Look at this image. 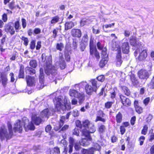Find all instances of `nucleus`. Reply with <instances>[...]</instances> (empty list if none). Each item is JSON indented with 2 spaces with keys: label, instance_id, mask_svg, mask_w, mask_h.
I'll return each mask as SVG.
<instances>
[{
  "label": "nucleus",
  "instance_id": "dca6fc26",
  "mask_svg": "<svg viewBox=\"0 0 154 154\" xmlns=\"http://www.w3.org/2000/svg\"><path fill=\"white\" fill-rule=\"evenodd\" d=\"M51 115V112L48 109L43 110L41 112L40 116L43 118L48 119Z\"/></svg>",
  "mask_w": 154,
  "mask_h": 154
},
{
  "label": "nucleus",
  "instance_id": "9d476101",
  "mask_svg": "<svg viewBox=\"0 0 154 154\" xmlns=\"http://www.w3.org/2000/svg\"><path fill=\"white\" fill-rule=\"evenodd\" d=\"M129 42L131 45L137 48H138L141 45L140 42H139L135 36H131L130 38Z\"/></svg>",
  "mask_w": 154,
  "mask_h": 154
},
{
  "label": "nucleus",
  "instance_id": "69168bd1",
  "mask_svg": "<svg viewBox=\"0 0 154 154\" xmlns=\"http://www.w3.org/2000/svg\"><path fill=\"white\" fill-rule=\"evenodd\" d=\"M51 128L52 127L50 125H48L45 128V131L47 132H50Z\"/></svg>",
  "mask_w": 154,
  "mask_h": 154
},
{
  "label": "nucleus",
  "instance_id": "a878e982",
  "mask_svg": "<svg viewBox=\"0 0 154 154\" xmlns=\"http://www.w3.org/2000/svg\"><path fill=\"white\" fill-rule=\"evenodd\" d=\"M51 19V20L50 21V23L53 25L59 22L60 17L58 16H56L52 17Z\"/></svg>",
  "mask_w": 154,
  "mask_h": 154
},
{
  "label": "nucleus",
  "instance_id": "e433bc0d",
  "mask_svg": "<svg viewBox=\"0 0 154 154\" xmlns=\"http://www.w3.org/2000/svg\"><path fill=\"white\" fill-rule=\"evenodd\" d=\"M2 83L3 86L6 85L7 81V78L5 75H2L1 76Z\"/></svg>",
  "mask_w": 154,
  "mask_h": 154
},
{
  "label": "nucleus",
  "instance_id": "6e6d98bb",
  "mask_svg": "<svg viewBox=\"0 0 154 154\" xmlns=\"http://www.w3.org/2000/svg\"><path fill=\"white\" fill-rule=\"evenodd\" d=\"M22 26L23 28L24 29L26 26V20L23 18L22 20Z\"/></svg>",
  "mask_w": 154,
  "mask_h": 154
},
{
  "label": "nucleus",
  "instance_id": "4468645a",
  "mask_svg": "<svg viewBox=\"0 0 154 154\" xmlns=\"http://www.w3.org/2000/svg\"><path fill=\"white\" fill-rule=\"evenodd\" d=\"M105 115V114L102 111L100 110L98 111L97 114L96 118L95 120V122H96L98 121H100L103 122H106V120L105 119L103 118Z\"/></svg>",
  "mask_w": 154,
  "mask_h": 154
},
{
  "label": "nucleus",
  "instance_id": "49530a36",
  "mask_svg": "<svg viewBox=\"0 0 154 154\" xmlns=\"http://www.w3.org/2000/svg\"><path fill=\"white\" fill-rule=\"evenodd\" d=\"M20 24L19 21H17L15 23V28L16 32L20 29Z\"/></svg>",
  "mask_w": 154,
  "mask_h": 154
},
{
  "label": "nucleus",
  "instance_id": "0e129e2a",
  "mask_svg": "<svg viewBox=\"0 0 154 154\" xmlns=\"http://www.w3.org/2000/svg\"><path fill=\"white\" fill-rule=\"evenodd\" d=\"M88 37L87 35L86 34H85L82 38V41L86 42L88 41Z\"/></svg>",
  "mask_w": 154,
  "mask_h": 154
},
{
  "label": "nucleus",
  "instance_id": "680f3d73",
  "mask_svg": "<svg viewBox=\"0 0 154 154\" xmlns=\"http://www.w3.org/2000/svg\"><path fill=\"white\" fill-rule=\"evenodd\" d=\"M136 118L135 116H134L131 119L130 122L131 124L133 125H134L136 121Z\"/></svg>",
  "mask_w": 154,
  "mask_h": 154
},
{
  "label": "nucleus",
  "instance_id": "a19ab883",
  "mask_svg": "<svg viewBox=\"0 0 154 154\" xmlns=\"http://www.w3.org/2000/svg\"><path fill=\"white\" fill-rule=\"evenodd\" d=\"M30 48L32 50L35 49V42L34 40H32L30 44Z\"/></svg>",
  "mask_w": 154,
  "mask_h": 154
},
{
  "label": "nucleus",
  "instance_id": "72a5a7b5",
  "mask_svg": "<svg viewBox=\"0 0 154 154\" xmlns=\"http://www.w3.org/2000/svg\"><path fill=\"white\" fill-rule=\"evenodd\" d=\"M30 66L33 68H35L37 66V62L35 60H32L29 62Z\"/></svg>",
  "mask_w": 154,
  "mask_h": 154
},
{
  "label": "nucleus",
  "instance_id": "bf43d9fd",
  "mask_svg": "<svg viewBox=\"0 0 154 154\" xmlns=\"http://www.w3.org/2000/svg\"><path fill=\"white\" fill-rule=\"evenodd\" d=\"M34 33L35 34H38L40 33L41 30L39 28H35L33 31Z\"/></svg>",
  "mask_w": 154,
  "mask_h": 154
},
{
  "label": "nucleus",
  "instance_id": "09e8293b",
  "mask_svg": "<svg viewBox=\"0 0 154 154\" xmlns=\"http://www.w3.org/2000/svg\"><path fill=\"white\" fill-rule=\"evenodd\" d=\"M150 100V98L149 97H147L143 100V103L145 106H146L148 104Z\"/></svg>",
  "mask_w": 154,
  "mask_h": 154
},
{
  "label": "nucleus",
  "instance_id": "0eeeda50",
  "mask_svg": "<svg viewBox=\"0 0 154 154\" xmlns=\"http://www.w3.org/2000/svg\"><path fill=\"white\" fill-rule=\"evenodd\" d=\"M69 95L72 97L77 98L79 100V103L82 104L85 100V95L83 93H80L75 89H70Z\"/></svg>",
  "mask_w": 154,
  "mask_h": 154
},
{
  "label": "nucleus",
  "instance_id": "1a4fd4ad",
  "mask_svg": "<svg viewBox=\"0 0 154 154\" xmlns=\"http://www.w3.org/2000/svg\"><path fill=\"white\" fill-rule=\"evenodd\" d=\"M137 74L140 79L146 80L152 74L149 71L148 72L145 69H142L138 71Z\"/></svg>",
  "mask_w": 154,
  "mask_h": 154
},
{
  "label": "nucleus",
  "instance_id": "e2e57ef3",
  "mask_svg": "<svg viewBox=\"0 0 154 154\" xmlns=\"http://www.w3.org/2000/svg\"><path fill=\"white\" fill-rule=\"evenodd\" d=\"M79 131L77 128H75L73 131V134L74 135H76L77 136L79 135Z\"/></svg>",
  "mask_w": 154,
  "mask_h": 154
},
{
  "label": "nucleus",
  "instance_id": "5fc2aeb1",
  "mask_svg": "<svg viewBox=\"0 0 154 154\" xmlns=\"http://www.w3.org/2000/svg\"><path fill=\"white\" fill-rule=\"evenodd\" d=\"M8 7L11 10L15 8L14 2H12L10 3L8 5Z\"/></svg>",
  "mask_w": 154,
  "mask_h": 154
},
{
  "label": "nucleus",
  "instance_id": "bb28decb",
  "mask_svg": "<svg viewBox=\"0 0 154 154\" xmlns=\"http://www.w3.org/2000/svg\"><path fill=\"white\" fill-rule=\"evenodd\" d=\"M24 67L23 65L20 66V69L19 71V78H23L24 77Z\"/></svg>",
  "mask_w": 154,
  "mask_h": 154
},
{
  "label": "nucleus",
  "instance_id": "f3484780",
  "mask_svg": "<svg viewBox=\"0 0 154 154\" xmlns=\"http://www.w3.org/2000/svg\"><path fill=\"white\" fill-rule=\"evenodd\" d=\"M32 122H34L35 125H38L42 122V119L36 115L33 114L32 117Z\"/></svg>",
  "mask_w": 154,
  "mask_h": 154
},
{
  "label": "nucleus",
  "instance_id": "a18cd8bd",
  "mask_svg": "<svg viewBox=\"0 0 154 154\" xmlns=\"http://www.w3.org/2000/svg\"><path fill=\"white\" fill-rule=\"evenodd\" d=\"M53 151V154H60V151L59 148L57 147H56L54 148Z\"/></svg>",
  "mask_w": 154,
  "mask_h": 154
},
{
  "label": "nucleus",
  "instance_id": "a211bd4d",
  "mask_svg": "<svg viewBox=\"0 0 154 154\" xmlns=\"http://www.w3.org/2000/svg\"><path fill=\"white\" fill-rule=\"evenodd\" d=\"M84 136L87 137V138H82L80 143V144L81 145H82L83 146H87L89 143L88 141H91L92 139L91 137L90 136L89 134L88 136H86L85 135Z\"/></svg>",
  "mask_w": 154,
  "mask_h": 154
},
{
  "label": "nucleus",
  "instance_id": "f03ea898",
  "mask_svg": "<svg viewBox=\"0 0 154 154\" xmlns=\"http://www.w3.org/2000/svg\"><path fill=\"white\" fill-rule=\"evenodd\" d=\"M24 127L26 129L27 128L28 129L31 130H34L35 128L32 122H29L26 118L24 117L22 121L18 120L14 124L13 130L15 132H18L20 133L22 131Z\"/></svg>",
  "mask_w": 154,
  "mask_h": 154
},
{
  "label": "nucleus",
  "instance_id": "58836bf2",
  "mask_svg": "<svg viewBox=\"0 0 154 154\" xmlns=\"http://www.w3.org/2000/svg\"><path fill=\"white\" fill-rule=\"evenodd\" d=\"M148 127L147 125H145L143 127L141 131V134L143 135H146Z\"/></svg>",
  "mask_w": 154,
  "mask_h": 154
},
{
  "label": "nucleus",
  "instance_id": "b1692460",
  "mask_svg": "<svg viewBox=\"0 0 154 154\" xmlns=\"http://www.w3.org/2000/svg\"><path fill=\"white\" fill-rule=\"evenodd\" d=\"M58 64L60 68L61 69H64L66 67V63L63 58L60 57L58 62L56 63V65Z\"/></svg>",
  "mask_w": 154,
  "mask_h": 154
},
{
  "label": "nucleus",
  "instance_id": "c9c22d12",
  "mask_svg": "<svg viewBox=\"0 0 154 154\" xmlns=\"http://www.w3.org/2000/svg\"><path fill=\"white\" fill-rule=\"evenodd\" d=\"M63 48L64 45L62 43H58L57 44L56 48L57 50L61 51Z\"/></svg>",
  "mask_w": 154,
  "mask_h": 154
},
{
  "label": "nucleus",
  "instance_id": "39448f33",
  "mask_svg": "<svg viewBox=\"0 0 154 154\" xmlns=\"http://www.w3.org/2000/svg\"><path fill=\"white\" fill-rule=\"evenodd\" d=\"M8 132L6 126L2 125L0 128V137L2 140L6 138L7 140L11 138L13 132L12 126L10 122L8 123Z\"/></svg>",
  "mask_w": 154,
  "mask_h": 154
},
{
  "label": "nucleus",
  "instance_id": "423d86ee",
  "mask_svg": "<svg viewBox=\"0 0 154 154\" xmlns=\"http://www.w3.org/2000/svg\"><path fill=\"white\" fill-rule=\"evenodd\" d=\"M82 126L85 128L82 131L83 135L87 136L90 133H94L96 131L94 124L91 123L88 120H86L83 122Z\"/></svg>",
  "mask_w": 154,
  "mask_h": 154
},
{
  "label": "nucleus",
  "instance_id": "9b49d317",
  "mask_svg": "<svg viewBox=\"0 0 154 154\" xmlns=\"http://www.w3.org/2000/svg\"><path fill=\"white\" fill-rule=\"evenodd\" d=\"M40 75L39 76V84L40 87L38 86V88L41 89L42 88L44 87V74L43 73V69L42 68H40Z\"/></svg>",
  "mask_w": 154,
  "mask_h": 154
},
{
  "label": "nucleus",
  "instance_id": "c85d7f7f",
  "mask_svg": "<svg viewBox=\"0 0 154 154\" xmlns=\"http://www.w3.org/2000/svg\"><path fill=\"white\" fill-rule=\"evenodd\" d=\"M108 62L107 58H103L99 63V65L101 67H103Z\"/></svg>",
  "mask_w": 154,
  "mask_h": 154
},
{
  "label": "nucleus",
  "instance_id": "6e6552de",
  "mask_svg": "<svg viewBox=\"0 0 154 154\" xmlns=\"http://www.w3.org/2000/svg\"><path fill=\"white\" fill-rule=\"evenodd\" d=\"M100 149V146L97 143H96L94 147L90 148L88 149H83L81 152L82 154H94L95 151H99Z\"/></svg>",
  "mask_w": 154,
  "mask_h": 154
},
{
  "label": "nucleus",
  "instance_id": "603ef678",
  "mask_svg": "<svg viewBox=\"0 0 154 154\" xmlns=\"http://www.w3.org/2000/svg\"><path fill=\"white\" fill-rule=\"evenodd\" d=\"M58 29L57 28L56 29H54L53 31V35H52V37L53 38H55L57 36V33L58 32Z\"/></svg>",
  "mask_w": 154,
  "mask_h": 154
},
{
  "label": "nucleus",
  "instance_id": "2eb2a0df",
  "mask_svg": "<svg viewBox=\"0 0 154 154\" xmlns=\"http://www.w3.org/2000/svg\"><path fill=\"white\" fill-rule=\"evenodd\" d=\"M5 30L6 32L10 33L11 35H13L15 32L14 26L11 25L10 23L8 24L5 26Z\"/></svg>",
  "mask_w": 154,
  "mask_h": 154
},
{
  "label": "nucleus",
  "instance_id": "5701e85b",
  "mask_svg": "<svg viewBox=\"0 0 154 154\" xmlns=\"http://www.w3.org/2000/svg\"><path fill=\"white\" fill-rule=\"evenodd\" d=\"M119 51V53H117V54L116 63V66L119 67L122 63V61L121 59V52L120 51Z\"/></svg>",
  "mask_w": 154,
  "mask_h": 154
},
{
  "label": "nucleus",
  "instance_id": "4d7b16f0",
  "mask_svg": "<svg viewBox=\"0 0 154 154\" xmlns=\"http://www.w3.org/2000/svg\"><path fill=\"white\" fill-rule=\"evenodd\" d=\"M115 25V23H113L111 24H106L105 25H103L102 26L103 29H104V26L106 28H111L112 26H114Z\"/></svg>",
  "mask_w": 154,
  "mask_h": 154
},
{
  "label": "nucleus",
  "instance_id": "052dcab7",
  "mask_svg": "<svg viewBox=\"0 0 154 154\" xmlns=\"http://www.w3.org/2000/svg\"><path fill=\"white\" fill-rule=\"evenodd\" d=\"M87 20L86 19H82L80 22V25L81 26H83L86 24V22L87 21Z\"/></svg>",
  "mask_w": 154,
  "mask_h": 154
},
{
  "label": "nucleus",
  "instance_id": "aec40b11",
  "mask_svg": "<svg viewBox=\"0 0 154 154\" xmlns=\"http://www.w3.org/2000/svg\"><path fill=\"white\" fill-rule=\"evenodd\" d=\"M122 51L124 54L128 53L129 50V47L128 42H125L123 43L122 46Z\"/></svg>",
  "mask_w": 154,
  "mask_h": 154
},
{
  "label": "nucleus",
  "instance_id": "774afa93",
  "mask_svg": "<svg viewBox=\"0 0 154 154\" xmlns=\"http://www.w3.org/2000/svg\"><path fill=\"white\" fill-rule=\"evenodd\" d=\"M75 148L76 150H79L81 149V147L79 143H75Z\"/></svg>",
  "mask_w": 154,
  "mask_h": 154
},
{
  "label": "nucleus",
  "instance_id": "3c124183",
  "mask_svg": "<svg viewBox=\"0 0 154 154\" xmlns=\"http://www.w3.org/2000/svg\"><path fill=\"white\" fill-rule=\"evenodd\" d=\"M72 116L74 117H77L79 115V111L76 109L73 110L72 112Z\"/></svg>",
  "mask_w": 154,
  "mask_h": 154
},
{
  "label": "nucleus",
  "instance_id": "ddd939ff",
  "mask_svg": "<svg viewBox=\"0 0 154 154\" xmlns=\"http://www.w3.org/2000/svg\"><path fill=\"white\" fill-rule=\"evenodd\" d=\"M26 79L27 85L29 86H33L35 85L36 81L34 77L27 75L26 76Z\"/></svg>",
  "mask_w": 154,
  "mask_h": 154
},
{
  "label": "nucleus",
  "instance_id": "13d9d810",
  "mask_svg": "<svg viewBox=\"0 0 154 154\" xmlns=\"http://www.w3.org/2000/svg\"><path fill=\"white\" fill-rule=\"evenodd\" d=\"M104 77L103 75H100L97 77V80L101 82L103 81L104 80Z\"/></svg>",
  "mask_w": 154,
  "mask_h": 154
},
{
  "label": "nucleus",
  "instance_id": "20e7f679",
  "mask_svg": "<svg viewBox=\"0 0 154 154\" xmlns=\"http://www.w3.org/2000/svg\"><path fill=\"white\" fill-rule=\"evenodd\" d=\"M56 103H55V110L59 112L63 113L64 111L66 109H69L71 108L70 103L68 101L67 99L65 97L63 101L61 98H58L56 100Z\"/></svg>",
  "mask_w": 154,
  "mask_h": 154
},
{
  "label": "nucleus",
  "instance_id": "cd10ccee",
  "mask_svg": "<svg viewBox=\"0 0 154 154\" xmlns=\"http://www.w3.org/2000/svg\"><path fill=\"white\" fill-rule=\"evenodd\" d=\"M26 72L30 75H33L35 73V71L33 68L27 67L26 68Z\"/></svg>",
  "mask_w": 154,
  "mask_h": 154
},
{
  "label": "nucleus",
  "instance_id": "f8f14e48",
  "mask_svg": "<svg viewBox=\"0 0 154 154\" xmlns=\"http://www.w3.org/2000/svg\"><path fill=\"white\" fill-rule=\"evenodd\" d=\"M119 97L121 102L124 106H128L130 105L131 102L129 99L126 98L122 94L120 95Z\"/></svg>",
  "mask_w": 154,
  "mask_h": 154
},
{
  "label": "nucleus",
  "instance_id": "ea45409f",
  "mask_svg": "<svg viewBox=\"0 0 154 154\" xmlns=\"http://www.w3.org/2000/svg\"><path fill=\"white\" fill-rule=\"evenodd\" d=\"M131 80L132 82V83L134 84H136L137 82V81L136 80L135 76L134 75L132 74L130 76Z\"/></svg>",
  "mask_w": 154,
  "mask_h": 154
},
{
  "label": "nucleus",
  "instance_id": "f704fd0d",
  "mask_svg": "<svg viewBox=\"0 0 154 154\" xmlns=\"http://www.w3.org/2000/svg\"><path fill=\"white\" fill-rule=\"evenodd\" d=\"M122 115L121 112H119L116 116V120L118 123H120L122 119Z\"/></svg>",
  "mask_w": 154,
  "mask_h": 154
},
{
  "label": "nucleus",
  "instance_id": "f257e3e1",
  "mask_svg": "<svg viewBox=\"0 0 154 154\" xmlns=\"http://www.w3.org/2000/svg\"><path fill=\"white\" fill-rule=\"evenodd\" d=\"M42 61L45 62L44 67L45 73L49 75V79L52 81H55L56 84V79L57 75V70L55 67L52 65V58L51 55L46 56L45 54H42L41 56Z\"/></svg>",
  "mask_w": 154,
  "mask_h": 154
},
{
  "label": "nucleus",
  "instance_id": "7ed1b4c3",
  "mask_svg": "<svg viewBox=\"0 0 154 154\" xmlns=\"http://www.w3.org/2000/svg\"><path fill=\"white\" fill-rule=\"evenodd\" d=\"M91 82L92 86L87 84L86 82H83L79 84L75 85V87L77 89V88L79 87H85L86 93L89 95L91 94L93 92H96L100 85V83L95 79H92Z\"/></svg>",
  "mask_w": 154,
  "mask_h": 154
},
{
  "label": "nucleus",
  "instance_id": "c756f323",
  "mask_svg": "<svg viewBox=\"0 0 154 154\" xmlns=\"http://www.w3.org/2000/svg\"><path fill=\"white\" fill-rule=\"evenodd\" d=\"M116 89L115 88L112 90L110 91V96L112 99H113L115 97L116 94Z\"/></svg>",
  "mask_w": 154,
  "mask_h": 154
},
{
  "label": "nucleus",
  "instance_id": "393cba45",
  "mask_svg": "<svg viewBox=\"0 0 154 154\" xmlns=\"http://www.w3.org/2000/svg\"><path fill=\"white\" fill-rule=\"evenodd\" d=\"M74 26V23L72 22H66L65 24V30H67L71 29Z\"/></svg>",
  "mask_w": 154,
  "mask_h": 154
},
{
  "label": "nucleus",
  "instance_id": "2f4dec72",
  "mask_svg": "<svg viewBox=\"0 0 154 154\" xmlns=\"http://www.w3.org/2000/svg\"><path fill=\"white\" fill-rule=\"evenodd\" d=\"M90 53L91 55H93V54H94L95 57L97 58V59H99L100 58V56L99 53L97 52L96 48L95 49V50L93 51L92 52H91L90 51Z\"/></svg>",
  "mask_w": 154,
  "mask_h": 154
},
{
  "label": "nucleus",
  "instance_id": "6ab92c4d",
  "mask_svg": "<svg viewBox=\"0 0 154 154\" xmlns=\"http://www.w3.org/2000/svg\"><path fill=\"white\" fill-rule=\"evenodd\" d=\"M147 50H143L140 53L138 57V60L140 61L144 60L147 57Z\"/></svg>",
  "mask_w": 154,
  "mask_h": 154
},
{
  "label": "nucleus",
  "instance_id": "c03bdc74",
  "mask_svg": "<svg viewBox=\"0 0 154 154\" xmlns=\"http://www.w3.org/2000/svg\"><path fill=\"white\" fill-rule=\"evenodd\" d=\"M65 120V117L64 116H62L61 117L60 122V128L62 127L64 123V122Z\"/></svg>",
  "mask_w": 154,
  "mask_h": 154
},
{
  "label": "nucleus",
  "instance_id": "7c9ffc66",
  "mask_svg": "<svg viewBox=\"0 0 154 154\" xmlns=\"http://www.w3.org/2000/svg\"><path fill=\"white\" fill-rule=\"evenodd\" d=\"M102 50L101 55L103 58H107L108 55L107 53V49L104 48Z\"/></svg>",
  "mask_w": 154,
  "mask_h": 154
},
{
  "label": "nucleus",
  "instance_id": "8fccbe9b",
  "mask_svg": "<svg viewBox=\"0 0 154 154\" xmlns=\"http://www.w3.org/2000/svg\"><path fill=\"white\" fill-rule=\"evenodd\" d=\"M136 111L139 114H140L142 112L143 109L142 108L138 106L135 108Z\"/></svg>",
  "mask_w": 154,
  "mask_h": 154
},
{
  "label": "nucleus",
  "instance_id": "338daca9",
  "mask_svg": "<svg viewBox=\"0 0 154 154\" xmlns=\"http://www.w3.org/2000/svg\"><path fill=\"white\" fill-rule=\"evenodd\" d=\"M120 129L121 134L123 135L125 132V129L124 126H121L120 127Z\"/></svg>",
  "mask_w": 154,
  "mask_h": 154
},
{
  "label": "nucleus",
  "instance_id": "4c0bfd02",
  "mask_svg": "<svg viewBox=\"0 0 154 154\" xmlns=\"http://www.w3.org/2000/svg\"><path fill=\"white\" fill-rule=\"evenodd\" d=\"M95 48H96L94 45L93 40L91 39L90 41V51L92 52L93 51L95 50Z\"/></svg>",
  "mask_w": 154,
  "mask_h": 154
},
{
  "label": "nucleus",
  "instance_id": "de8ad7c7",
  "mask_svg": "<svg viewBox=\"0 0 154 154\" xmlns=\"http://www.w3.org/2000/svg\"><path fill=\"white\" fill-rule=\"evenodd\" d=\"M22 39L24 41V45L26 46H27L28 45L29 42L28 38L24 37H22Z\"/></svg>",
  "mask_w": 154,
  "mask_h": 154
},
{
  "label": "nucleus",
  "instance_id": "412c9836",
  "mask_svg": "<svg viewBox=\"0 0 154 154\" xmlns=\"http://www.w3.org/2000/svg\"><path fill=\"white\" fill-rule=\"evenodd\" d=\"M112 47L113 50L117 51V53H119V51L121 52L119 45L118 42L112 41Z\"/></svg>",
  "mask_w": 154,
  "mask_h": 154
},
{
  "label": "nucleus",
  "instance_id": "37998d69",
  "mask_svg": "<svg viewBox=\"0 0 154 154\" xmlns=\"http://www.w3.org/2000/svg\"><path fill=\"white\" fill-rule=\"evenodd\" d=\"M113 103L112 102H107L105 103V107L106 109H109L111 107Z\"/></svg>",
  "mask_w": 154,
  "mask_h": 154
},
{
  "label": "nucleus",
  "instance_id": "4be33fe9",
  "mask_svg": "<svg viewBox=\"0 0 154 154\" xmlns=\"http://www.w3.org/2000/svg\"><path fill=\"white\" fill-rule=\"evenodd\" d=\"M72 34L73 36L80 38L81 36V32L79 29H73L72 30Z\"/></svg>",
  "mask_w": 154,
  "mask_h": 154
},
{
  "label": "nucleus",
  "instance_id": "473e14b6",
  "mask_svg": "<svg viewBox=\"0 0 154 154\" xmlns=\"http://www.w3.org/2000/svg\"><path fill=\"white\" fill-rule=\"evenodd\" d=\"M122 89L123 92L127 96H129L130 94V92L128 88L125 86L122 87Z\"/></svg>",
  "mask_w": 154,
  "mask_h": 154
},
{
  "label": "nucleus",
  "instance_id": "864d4df0",
  "mask_svg": "<svg viewBox=\"0 0 154 154\" xmlns=\"http://www.w3.org/2000/svg\"><path fill=\"white\" fill-rule=\"evenodd\" d=\"M105 126L104 125H101L99 128V131L101 133L105 131Z\"/></svg>",
  "mask_w": 154,
  "mask_h": 154
},
{
  "label": "nucleus",
  "instance_id": "79ce46f5",
  "mask_svg": "<svg viewBox=\"0 0 154 154\" xmlns=\"http://www.w3.org/2000/svg\"><path fill=\"white\" fill-rule=\"evenodd\" d=\"M146 70H147L148 72L149 71L150 73H152V65L151 63H149L148 65L147 66Z\"/></svg>",
  "mask_w": 154,
  "mask_h": 154
}]
</instances>
